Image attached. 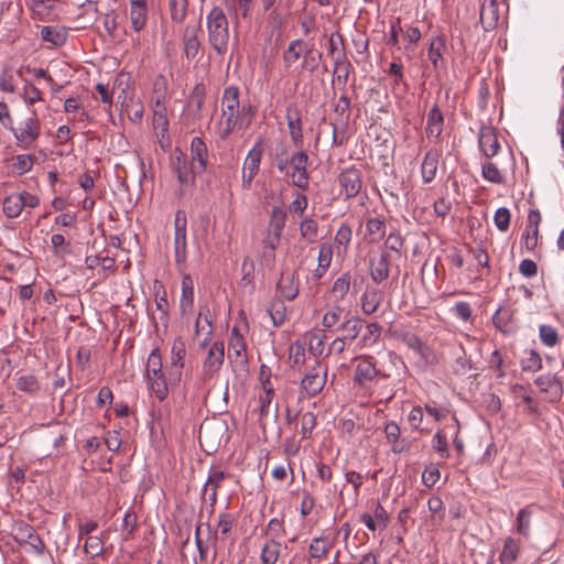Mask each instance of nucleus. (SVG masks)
<instances>
[{
    "mask_svg": "<svg viewBox=\"0 0 564 564\" xmlns=\"http://www.w3.org/2000/svg\"><path fill=\"white\" fill-rule=\"evenodd\" d=\"M286 120L291 140L295 145L302 143L303 131L300 110L297 108L289 107L286 109Z\"/></svg>",
    "mask_w": 564,
    "mask_h": 564,
    "instance_id": "nucleus-26",
    "label": "nucleus"
},
{
    "mask_svg": "<svg viewBox=\"0 0 564 564\" xmlns=\"http://www.w3.org/2000/svg\"><path fill=\"white\" fill-rule=\"evenodd\" d=\"M438 151L430 150L426 152L421 165V174L424 183H431L435 178L438 166Z\"/></svg>",
    "mask_w": 564,
    "mask_h": 564,
    "instance_id": "nucleus-29",
    "label": "nucleus"
},
{
    "mask_svg": "<svg viewBox=\"0 0 564 564\" xmlns=\"http://www.w3.org/2000/svg\"><path fill=\"white\" fill-rule=\"evenodd\" d=\"M129 18L131 26L135 32L144 29L148 21L147 0H129Z\"/></svg>",
    "mask_w": 564,
    "mask_h": 564,
    "instance_id": "nucleus-19",
    "label": "nucleus"
},
{
    "mask_svg": "<svg viewBox=\"0 0 564 564\" xmlns=\"http://www.w3.org/2000/svg\"><path fill=\"white\" fill-rule=\"evenodd\" d=\"M23 80L25 83L23 86V89H22L23 100L29 105H32L36 101L42 100V93L40 91V89L37 87H35L29 80H26V79H23Z\"/></svg>",
    "mask_w": 564,
    "mask_h": 564,
    "instance_id": "nucleus-59",
    "label": "nucleus"
},
{
    "mask_svg": "<svg viewBox=\"0 0 564 564\" xmlns=\"http://www.w3.org/2000/svg\"><path fill=\"white\" fill-rule=\"evenodd\" d=\"M186 356L185 344L182 339H175L171 348L167 373L172 382H181L184 369V359Z\"/></svg>",
    "mask_w": 564,
    "mask_h": 564,
    "instance_id": "nucleus-11",
    "label": "nucleus"
},
{
    "mask_svg": "<svg viewBox=\"0 0 564 564\" xmlns=\"http://www.w3.org/2000/svg\"><path fill=\"white\" fill-rule=\"evenodd\" d=\"M535 384L546 393L549 401L555 402L562 398L563 388L556 376L546 373L535 379Z\"/></svg>",
    "mask_w": 564,
    "mask_h": 564,
    "instance_id": "nucleus-17",
    "label": "nucleus"
},
{
    "mask_svg": "<svg viewBox=\"0 0 564 564\" xmlns=\"http://www.w3.org/2000/svg\"><path fill=\"white\" fill-rule=\"evenodd\" d=\"M520 552V543L516 539L509 536L505 540L502 551L499 555L501 564H513Z\"/></svg>",
    "mask_w": 564,
    "mask_h": 564,
    "instance_id": "nucleus-33",
    "label": "nucleus"
},
{
    "mask_svg": "<svg viewBox=\"0 0 564 564\" xmlns=\"http://www.w3.org/2000/svg\"><path fill=\"white\" fill-rule=\"evenodd\" d=\"M153 291L155 296L156 310L161 313V318L167 319L169 315V303L166 299V290L164 285L158 280L154 281Z\"/></svg>",
    "mask_w": 564,
    "mask_h": 564,
    "instance_id": "nucleus-39",
    "label": "nucleus"
},
{
    "mask_svg": "<svg viewBox=\"0 0 564 564\" xmlns=\"http://www.w3.org/2000/svg\"><path fill=\"white\" fill-rule=\"evenodd\" d=\"M382 326L378 323H369L366 325V333L360 339L361 347L372 346L381 336Z\"/></svg>",
    "mask_w": 564,
    "mask_h": 564,
    "instance_id": "nucleus-49",
    "label": "nucleus"
},
{
    "mask_svg": "<svg viewBox=\"0 0 564 564\" xmlns=\"http://www.w3.org/2000/svg\"><path fill=\"white\" fill-rule=\"evenodd\" d=\"M283 545L274 539H268L261 547L260 561L262 564H275L281 555Z\"/></svg>",
    "mask_w": 564,
    "mask_h": 564,
    "instance_id": "nucleus-30",
    "label": "nucleus"
},
{
    "mask_svg": "<svg viewBox=\"0 0 564 564\" xmlns=\"http://www.w3.org/2000/svg\"><path fill=\"white\" fill-rule=\"evenodd\" d=\"M237 518L228 512H221L218 516L217 529L220 532V539L224 541L232 531Z\"/></svg>",
    "mask_w": 564,
    "mask_h": 564,
    "instance_id": "nucleus-45",
    "label": "nucleus"
},
{
    "mask_svg": "<svg viewBox=\"0 0 564 564\" xmlns=\"http://www.w3.org/2000/svg\"><path fill=\"white\" fill-rule=\"evenodd\" d=\"M383 302V293L375 286H367L360 297L361 311L366 315L377 312Z\"/></svg>",
    "mask_w": 564,
    "mask_h": 564,
    "instance_id": "nucleus-21",
    "label": "nucleus"
},
{
    "mask_svg": "<svg viewBox=\"0 0 564 564\" xmlns=\"http://www.w3.org/2000/svg\"><path fill=\"white\" fill-rule=\"evenodd\" d=\"M378 375L375 362L371 357L362 358L355 370L354 381L355 383L362 386L368 381H371Z\"/></svg>",
    "mask_w": 564,
    "mask_h": 564,
    "instance_id": "nucleus-27",
    "label": "nucleus"
},
{
    "mask_svg": "<svg viewBox=\"0 0 564 564\" xmlns=\"http://www.w3.org/2000/svg\"><path fill=\"white\" fill-rule=\"evenodd\" d=\"M228 359L235 372L248 371L247 345L242 334L237 326H234L229 337Z\"/></svg>",
    "mask_w": 564,
    "mask_h": 564,
    "instance_id": "nucleus-5",
    "label": "nucleus"
},
{
    "mask_svg": "<svg viewBox=\"0 0 564 564\" xmlns=\"http://www.w3.org/2000/svg\"><path fill=\"white\" fill-rule=\"evenodd\" d=\"M225 361V346L223 341H214L208 350L207 356L203 361L202 379L204 381L217 377L220 368Z\"/></svg>",
    "mask_w": 564,
    "mask_h": 564,
    "instance_id": "nucleus-8",
    "label": "nucleus"
},
{
    "mask_svg": "<svg viewBox=\"0 0 564 564\" xmlns=\"http://www.w3.org/2000/svg\"><path fill=\"white\" fill-rule=\"evenodd\" d=\"M440 477V469L435 465H430L422 473V482L426 487H433L438 481Z\"/></svg>",
    "mask_w": 564,
    "mask_h": 564,
    "instance_id": "nucleus-64",
    "label": "nucleus"
},
{
    "mask_svg": "<svg viewBox=\"0 0 564 564\" xmlns=\"http://www.w3.org/2000/svg\"><path fill=\"white\" fill-rule=\"evenodd\" d=\"M343 313L344 308L339 305H334L327 310L322 319L324 329L329 330L337 326L341 319Z\"/></svg>",
    "mask_w": 564,
    "mask_h": 564,
    "instance_id": "nucleus-44",
    "label": "nucleus"
},
{
    "mask_svg": "<svg viewBox=\"0 0 564 564\" xmlns=\"http://www.w3.org/2000/svg\"><path fill=\"white\" fill-rule=\"evenodd\" d=\"M327 379V367L316 361L315 366L303 377L301 381L302 392L308 398L317 395L325 387Z\"/></svg>",
    "mask_w": 564,
    "mask_h": 564,
    "instance_id": "nucleus-9",
    "label": "nucleus"
},
{
    "mask_svg": "<svg viewBox=\"0 0 564 564\" xmlns=\"http://www.w3.org/2000/svg\"><path fill=\"white\" fill-rule=\"evenodd\" d=\"M263 155L262 139H259L248 152L242 166V187L249 189L254 176L259 172Z\"/></svg>",
    "mask_w": 564,
    "mask_h": 564,
    "instance_id": "nucleus-10",
    "label": "nucleus"
},
{
    "mask_svg": "<svg viewBox=\"0 0 564 564\" xmlns=\"http://www.w3.org/2000/svg\"><path fill=\"white\" fill-rule=\"evenodd\" d=\"M286 220V213L280 208L274 207L271 213V218L269 223V232L273 237H269L267 245L270 248L272 252H274L276 246L279 245L282 230L285 226ZM272 257H274V253H272Z\"/></svg>",
    "mask_w": 564,
    "mask_h": 564,
    "instance_id": "nucleus-12",
    "label": "nucleus"
},
{
    "mask_svg": "<svg viewBox=\"0 0 564 564\" xmlns=\"http://www.w3.org/2000/svg\"><path fill=\"white\" fill-rule=\"evenodd\" d=\"M499 20L497 0H484L480 8V22L485 31L494 30Z\"/></svg>",
    "mask_w": 564,
    "mask_h": 564,
    "instance_id": "nucleus-24",
    "label": "nucleus"
},
{
    "mask_svg": "<svg viewBox=\"0 0 564 564\" xmlns=\"http://www.w3.org/2000/svg\"><path fill=\"white\" fill-rule=\"evenodd\" d=\"M333 547V541L327 536L313 538L308 545V558L314 561L324 560Z\"/></svg>",
    "mask_w": 564,
    "mask_h": 564,
    "instance_id": "nucleus-25",
    "label": "nucleus"
},
{
    "mask_svg": "<svg viewBox=\"0 0 564 564\" xmlns=\"http://www.w3.org/2000/svg\"><path fill=\"white\" fill-rule=\"evenodd\" d=\"M338 181L346 198L357 196L362 187L361 174L357 169L343 171L339 174Z\"/></svg>",
    "mask_w": 564,
    "mask_h": 564,
    "instance_id": "nucleus-15",
    "label": "nucleus"
},
{
    "mask_svg": "<svg viewBox=\"0 0 564 564\" xmlns=\"http://www.w3.org/2000/svg\"><path fill=\"white\" fill-rule=\"evenodd\" d=\"M188 0H169V11L171 20L175 23H182L186 19Z\"/></svg>",
    "mask_w": 564,
    "mask_h": 564,
    "instance_id": "nucleus-41",
    "label": "nucleus"
},
{
    "mask_svg": "<svg viewBox=\"0 0 564 564\" xmlns=\"http://www.w3.org/2000/svg\"><path fill=\"white\" fill-rule=\"evenodd\" d=\"M21 202H22V199L20 198L19 193L8 195L3 199V203H2L3 214L8 218H15V217L20 216V214L23 210Z\"/></svg>",
    "mask_w": 564,
    "mask_h": 564,
    "instance_id": "nucleus-36",
    "label": "nucleus"
},
{
    "mask_svg": "<svg viewBox=\"0 0 564 564\" xmlns=\"http://www.w3.org/2000/svg\"><path fill=\"white\" fill-rule=\"evenodd\" d=\"M142 376L150 394L160 402L167 398L171 387H175L180 383L172 382L167 373V368L165 370L163 369L162 355L159 347H155L149 354Z\"/></svg>",
    "mask_w": 564,
    "mask_h": 564,
    "instance_id": "nucleus-2",
    "label": "nucleus"
},
{
    "mask_svg": "<svg viewBox=\"0 0 564 564\" xmlns=\"http://www.w3.org/2000/svg\"><path fill=\"white\" fill-rule=\"evenodd\" d=\"M307 167L308 155L306 154V152L302 150L295 151L291 155L286 172L283 173L291 178L292 185L301 189H306L310 184Z\"/></svg>",
    "mask_w": 564,
    "mask_h": 564,
    "instance_id": "nucleus-6",
    "label": "nucleus"
},
{
    "mask_svg": "<svg viewBox=\"0 0 564 564\" xmlns=\"http://www.w3.org/2000/svg\"><path fill=\"white\" fill-rule=\"evenodd\" d=\"M173 169L177 175V180L181 184H188L193 181L194 172L192 166L187 167L185 158L183 155H177L175 161L173 162Z\"/></svg>",
    "mask_w": 564,
    "mask_h": 564,
    "instance_id": "nucleus-38",
    "label": "nucleus"
},
{
    "mask_svg": "<svg viewBox=\"0 0 564 564\" xmlns=\"http://www.w3.org/2000/svg\"><path fill=\"white\" fill-rule=\"evenodd\" d=\"M31 117L22 121L19 128L11 130L15 144L23 150L34 149L41 135V122L37 115L34 109L31 110Z\"/></svg>",
    "mask_w": 564,
    "mask_h": 564,
    "instance_id": "nucleus-4",
    "label": "nucleus"
},
{
    "mask_svg": "<svg viewBox=\"0 0 564 564\" xmlns=\"http://www.w3.org/2000/svg\"><path fill=\"white\" fill-rule=\"evenodd\" d=\"M479 148L486 158H492L498 153L500 144L492 128L486 127L480 129Z\"/></svg>",
    "mask_w": 564,
    "mask_h": 564,
    "instance_id": "nucleus-23",
    "label": "nucleus"
},
{
    "mask_svg": "<svg viewBox=\"0 0 564 564\" xmlns=\"http://www.w3.org/2000/svg\"><path fill=\"white\" fill-rule=\"evenodd\" d=\"M15 387L18 390L32 395L36 394L41 388L37 378L31 373L17 376Z\"/></svg>",
    "mask_w": 564,
    "mask_h": 564,
    "instance_id": "nucleus-37",
    "label": "nucleus"
},
{
    "mask_svg": "<svg viewBox=\"0 0 564 564\" xmlns=\"http://www.w3.org/2000/svg\"><path fill=\"white\" fill-rule=\"evenodd\" d=\"M494 223L498 230L505 232L508 230L510 225V212L507 207H500L496 210L494 216Z\"/></svg>",
    "mask_w": 564,
    "mask_h": 564,
    "instance_id": "nucleus-60",
    "label": "nucleus"
},
{
    "mask_svg": "<svg viewBox=\"0 0 564 564\" xmlns=\"http://www.w3.org/2000/svg\"><path fill=\"white\" fill-rule=\"evenodd\" d=\"M350 286L351 275L349 272H345L335 280L332 292L337 299L343 300L348 294Z\"/></svg>",
    "mask_w": 564,
    "mask_h": 564,
    "instance_id": "nucleus-43",
    "label": "nucleus"
},
{
    "mask_svg": "<svg viewBox=\"0 0 564 564\" xmlns=\"http://www.w3.org/2000/svg\"><path fill=\"white\" fill-rule=\"evenodd\" d=\"M186 214L177 210L174 219V256L177 265H184L187 258Z\"/></svg>",
    "mask_w": 564,
    "mask_h": 564,
    "instance_id": "nucleus-7",
    "label": "nucleus"
},
{
    "mask_svg": "<svg viewBox=\"0 0 564 564\" xmlns=\"http://www.w3.org/2000/svg\"><path fill=\"white\" fill-rule=\"evenodd\" d=\"M384 434L388 442L392 444V452L401 453L403 448L398 445V440L401 434L400 426L393 421L388 422L384 426Z\"/></svg>",
    "mask_w": 564,
    "mask_h": 564,
    "instance_id": "nucleus-54",
    "label": "nucleus"
},
{
    "mask_svg": "<svg viewBox=\"0 0 564 564\" xmlns=\"http://www.w3.org/2000/svg\"><path fill=\"white\" fill-rule=\"evenodd\" d=\"M84 551L87 555H89L91 557H96V556L100 555L104 552L102 539L97 535L87 536L85 544H84Z\"/></svg>",
    "mask_w": 564,
    "mask_h": 564,
    "instance_id": "nucleus-55",
    "label": "nucleus"
},
{
    "mask_svg": "<svg viewBox=\"0 0 564 564\" xmlns=\"http://www.w3.org/2000/svg\"><path fill=\"white\" fill-rule=\"evenodd\" d=\"M306 48L307 45L302 40L291 41L286 50L283 52L284 66L289 69L301 58L303 59Z\"/></svg>",
    "mask_w": 564,
    "mask_h": 564,
    "instance_id": "nucleus-28",
    "label": "nucleus"
},
{
    "mask_svg": "<svg viewBox=\"0 0 564 564\" xmlns=\"http://www.w3.org/2000/svg\"><path fill=\"white\" fill-rule=\"evenodd\" d=\"M539 240V229L525 227L524 232L522 235L523 246L528 251H533L538 246Z\"/></svg>",
    "mask_w": 564,
    "mask_h": 564,
    "instance_id": "nucleus-62",
    "label": "nucleus"
},
{
    "mask_svg": "<svg viewBox=\"0 0 564 564\" xmlns=\"http://www.w3.org/2000/svg\"><path fill=\"white\" fill-rule=\"evenodd\" d=\"M350 62L345 57L334 61V75L338 84L345 86L351 69Z\"/></svg>",
    "mask_w": 564,
    "mask_h": 564,
    "instance_id": "nucleus-46",
    "label": "nucleus"
},
{
    "mask_svg": "<svg viewBox=\"0 0 564 564\" xmlns=\"http://www.w3.org/2000/svg\"><path fill=\"white\" fill-rule=\"evenodd\" d=\"M14 539L20 545L29 546L35 553H42L44 543L37 535L33 527L29 524H20L15 529Z\"/></svg>",
    "mask_w": 564,
    "mask_h": 564,
    "instance_id": "nucleus-14",
    "label": "nucleus"
},
{
    "mask_svg": "<svg viewBox=\"0 0 564 564\" xmlns=\"http://www.w3.org/2000/svg\"><path fill=\"white\" fill-rule=\"evenodd\" d=\"M34 164V158L30 154H19L14 158L13 166L20 174L29 172Z\"/></svg>",
    "mask_w": 564,
    "mask_h": 564,
    "instance_id": "nucleus-63",
    "label": "nucleus"
},
{
    "mask_svg": "<svg viewBox=\"0 0 564 564\" xmlns=\"http://www.w3.org/2000/svg\"><path fill=\"white\" fill-rule=\"evenodd\" d=\"M322 58L321 52H314L313 47H308L305 50V54L301 64L303 70H307L313 73L317 69L319 65V61Z\"/></svg>",
    "mask_w": 564,
    "mask_h": 564,
    "instance_id": "nucleus-51",
    "label": "nucleus"
},
{
    "mask_svg": "<svg viewBox=\"0 0 564 564\" xmlns=\"http://www.w3.org/2000/svg\"><path fill=\"white\" fill-rule=\"evenodd\" d=\"M300 232L302 238L308 242H315L317 239L318 225L313 218H304L300 224Z\"/></svg>",
    "mask_w": 564,
    "mask_h": 564,
    "instance_id": "nucleus-48",
    "label": "nucleus"
},
{
    "mask_svg": "<svg viewBox=\"0 0 564 564\" xmlns=\"http://www.w3.org/2000/svg\"><path fill=\"white\" fill-rule=\"evenodd\" d=\"M341 330L347 333L345 338H349L351 340L356 339L362 328V321L359 317H351L346 319L341 326Z\"/></svg>",
    "mask_w": 564,
    "mask_h": 564,
    "instance_id": "nucleus-57",
    "label": "nucleus"
},
{
    "mask_svg": "<svg viewBox=\"0 0 564 564\" xmlns=\"http://www.w3.org/2000/svg\"><path fill=\"white\" fill-rule=\"evenodd\" d=\"M192 169L203 173L207 166L208 150L202 138L195 137L191 142Z\"/></svg>",
    "mask_w": 564,
    "mask_h": 564,
    "instance_id": "nucleus-18",
    "label": "nucleus"
},
{
    "mask_svg": "<svg viewBox=\"0 0 564 564\" xmlns=\"http://www.w3.org/2000/svg\"><path fill=\"white\" fill-rule=\"evenodd\" d=\"M391 256L382 251L379 257L370 258L369 274L376 284H380L389 278Z\"/></svg>",
    "mask_w": 564,
    "mask_h": 564,
    "instance_id": "nucleus-13",
    "label": "nucleus"
},
{
    "mask_svg": "<svg viewBox=\"0 0 564 564\" xmlns=\"http://www.w3.org/2000/svg\"><path fill=\"white\" fill-rule=\"evenodd\" d=\"M276 289L285 300H294L299 294V282L295 273L290 270L283 271L276 283Z\"/></svg>",
    "mask_w": 564,
    "mask_h": 564,
    "instance_id": "nucleus-22",
    "label": "nucleus"
},
{
    "mask_svg": "<svg viewBox=\"0 0 564 564\" xmlns=\"http://www.w3.org/2000/svg\"><path fill=\"white\" fill-rule=\"evenodd\" d=\"M443 113L437 106H434L427 116L426 133L429 137H440L443 130Z\"/></svg>",
    "mask_w": 564,
    "mask_h": 564,
    "instance_id": "nucleus-31",
    "label": "nucleus"
},
{
    "mask_svg": "<svg viewBox=\"0 0 564 564\" xmlns=\"http://www.w3.org/2000/svg\"><path fill=\"white\" fill-rule=\"evenodd\" d=\"M180 310L183 316H191L194 313V284L192 278L186 274L181 282Z\"/></svg>",
    "mask_w": 564,
    "mask_h": 564,
    "instance_id": "nucleus-20",
    "label": "nucleus"
},
{
    "mask_svg": "<svg viewBox=\"0 0 564 564\" xmlns=\"http://www.w3.org/2000/svg\"><path fill=\"white\" fill-rule=\"evenodd\" d=\"M386 232L384 220L379 217L369 218L366 224V237L370 242H378Z\"/></svg>",
    "mask_w": 564,
    "mask_h": 564,
    "instance_id": "nucleus-35",
    "label": "nucleus"
},
{
    "mask_svg": "<svg viewBox=\"0 0 564 564\" xmlns=\"http://www.w3.org/2000/svg\"><path fill=\"white\" fill-rule=\"evenodd\" d=\"M533 514L532 506H527L519 510L516 519V531L523 538L530 536L531 518Z\"/></svg>",
    "mask_w": 564,
    "mask_h": 564,
    "instance_id": "nucleus-34",
    "label": "nucleus"
},
{
    "mask_svg": "<svg viewBox=\"0 0 564 564\" xmlns=\"http://www.w3.org/2000/svg\"><path fill=\"white\" fill-rule=\"evenodd\" d=\"M268 313L274 326H281L286 319V306L282 301H273Z\"/></svg>",
    "mask_w": 564,
    "mask_h": 564,
    "instance_id": "nucleus-50",
    "label": "nucleus"
},
{
    "mask_svg": "<svg viewBox=\"0 0 564 564\" xmlns=\"http://www.w3.org/2000/svg\"><path fill=\"white\" fill-rule=\"evenodd\" d=\"M239 88L228 86L221 97V116L216 123V133L226 140L230 133L247 129L256 115L254 107L249 101H240Z\"/></svg>",
    "mask_w": 564,
    "mask_h": 564,
    "instance_id": "nucleus-1",
    "label": "nucleus"
},
{
    "mask_svg": "<svg viewBox=\"0 0 564 564\" xmlns=\"http://www.w3.org/2000/svg\"><path fill=\"white\" fill-rule=\"evenodd\" d=\"M302 438H310L317 424L316 415L313 412H300Z\"/></svg>",
    "mask_w": 564,
    "mask_h": 564,
    "instance_id": "nucleus-52",
    "label": "nucleus"
},
{
    "mask_svg": "<svg viewBox=\"0 0 564 564\" xmlns=\"http://www.w3.org/2000/svg\"><path fill=\"white\" fill-rule=\"evenodd\" d=\"M333 259V247L329 243H323L318 252V265L313 273L315 279H321L329 268Z\"/></svg>",
    "mask_w": 564,
    "mask_h": 564,
    "instance_id": "nucleus-32",
    "label": "nucleus"
},
{
    "mask_svg": "<svg viewBox=\"0 0 564 564\" xmlns=\"http://www.w3.org/2000/svg\"><path fill=\"white\" fill-rule=\"evenodd\" d=\"M443 48H444V40L442 37L437 36V37L432 39V41L430 43L429 51H427V56L435 68L438 66V63L443 58V55H442Z\"/></svg>",
    "mask_w": 564,
    "mask_h": 564,
    "instance_id": "nucleus-53",
    "label": "nucleus"
},
{
    "mask_svg": "<svg viewBox=\"0 0 564 564\" xmlns=\"http://www.w3.org/2000/svg\"><path fill=\"white\" fill-rule=\"evenodd\" d=\"M166 98H163L162 94L159 95L158 98H153V116L154 123L156 126L165 127L167 126V117H166V107H165Z\"/></svg>",
    "mask_w": 564,
    "mask_h": 564,
    "instance_id": "nucleus-47",
    "label": "nucleus"
},
{
    "mask_svg": "<svg viewBox=\"0 0 564 564\" xmlns=\"http://www.w3.org/2000/svg\"><path fill=\"white\" fill-rule=\"evenodd\" d=\"M539 334L541 341L547 347H553L558 341V334L551 325H541Z\"/></svg>",
    "mask_w": 564,
    "mask_h": 564,
    "instance_id": "nucleus-58",
    "label": "nucleus"
},
{
    "mask_svg": "<svg viewBox=\"0 0 564 564\" xmlns=\"http://www.w3.org/2000/svg\"><path fill=\"white\" fill-rule=\"evenodd\" d=\"M293 152L285 140H278L270 149L269 158L280 173L286 172Z\"/></svg>",
    "mask_w": 564,
    "mask_h": 564,
    "instance_id": "nucleus-16",
    "label": "nucleus"
},
{
    "mask_svg": "<svg viewBox=\"0 0 564 564\" xmlns=\"http://www.w3.org/2000/svg\"><path fill=\"white\" fill-rule=\"evenodd\" d=\"M206 26L208 42L218 55H225L229 46V22L219 7H214L207 14Z\"/></svg>",
    "mask_w": 564,
    "mask_h": 564,
    "instance_id": "nucleus-3",
    "label": "nucleus"
},
{
    "mask_svg": "<svg viewBox=\"0 0 564 564\" xmlns=\"http://www.w3.org/2000/svg\"><path fill=\"white\" fill-rule=\"evenodd\" d=\"M41 36L44 41L56 46H61L66 42V32L57 26H43Z\"/></svg>",
    "mask_w": 564,
    "mask_h": 564,
    "instance_id": "nucleus-42",
    "label": "nucleus"
},
{
    "mask_svg": "<svg viewBox=\"0 0 564 564\" xmlns=\"http://www.w3.org/2000/svg\"><path fill=\"white\" fill-rule=\"evenodd\" d=\"M343 45V36L337 32L332 33L329 36V54L334 61L340 59L346 56Z\"/></svg>",
    "mask_w": 564,
    "mask_h": 564,
    "instance_id": "nucleus-56",
    "label": "nucleus"
},
{
    "mask_svg": "<svg viewBox=\"0 0 564 564\" xmlns=\"http://www.w3.org/2000/svg\"><path fill=\"white\" fill-rule=\"evenodd\" d=\"M129 86V77L127 74H118L112 83V93L120 91L118 98H122V105L126 102L127 99V89Z\"/></svg>",
    "mask_w": 564,
    "mask_h": 564,
    "instance_id": "nucleus-61",
    "label": "nucleus"
},
{
    "mask_svg": "<svg viewBox=\"0 0 564 564\" xmlns=\"http://www.w3.org/2000/svg\"><path fill=\"white\" fill-rule=\"evenodd\" d=\"M481 176L494 184H505V174L492 162H485L481 164Z\"/></svg>",
    "mask_w": 564,
    "mask_h": 564,
    "instance_id": "nucleus-40",
    "label": "nucleus"
}]
</instances>
